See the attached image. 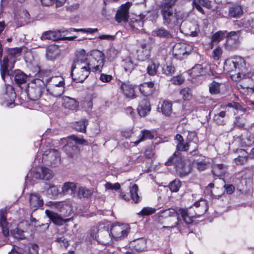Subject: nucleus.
Wrapping results in <instances>:
<instances>
[{
  "label": "nucleus",
  "instance_id": "6ab92c4d",
  "mask_svg": "<svg viewBox=\"0 0 254 254\" xmlns=\"http://www.w3.org/2000/svg\"><path fill=\"white\" fill-rule=\"evenodd\" d=\"M154 83L153 82H146L141 84L139 86L140 93L144 96L152 95L155 92Z\"/></svg>",
  "mask_w": 254,
  "mask_h": 254
},
{
  "label": "nucleus",
  "instance_id": "37998d69",
  "mask_svg": "<svg viewBox=\"0 0 254 254\" xmlns=\"http://www.w3.org/2000/svg\"><path fill=\"white\" fill-rule=\"evenodd\" d=\"M88 124V120L86 119H82L80 121L76 122L74 124V127L76 130L81 132H85Z\"/></svg>",
  "mask_w": 254,
  "mask_h": 254
},
{
  "label": "nucleus",
  "instance_id": "79ce46f5",
  "mask_svg": "<svg viewBox=\"0 0 254 254\" xmlns=\"http://www.w3.org/2000/svg\"><path fill=\"white\" fill-rule=\"evenodd\" d=\"M152 35L161 38H169L171 36L169 32L163 27L155 29L152 31Z\"/></svg>",
  "mask_w": 254,
  "mask_h": 254
},
{
  "label": "nucleus",
  "instance_id": "ddd939ff",
  "mask_svg": "<svg viewBox=\"0 0 254 254\" xmlns=\"http://www.w3.org/2000/svg\"><path fill=\"white\" fill-rule=\"evenodd\" d=\"M61 143L63 144L66 143L64 146V150L69 157H73L80 151L78 147L74 144V142L68 140L67 138L62 139Z\"/></svg>",
  "mask_w": 254,
  "mask_h": 254
},
{
  "label": "nucleus",
  "instance_id": "680f3d73",
  "mask_svg": "<svg viewBox=\"0 0 254 254\" xmlns=\"http://www.w3.org/2000/svg\"><path fill=\"white\" fill-rule=\"evenodd\" d=\"M163 72L166 75H171L174 73L175 68L172 65L165 64L162 67Z\"/></svg>",
  "mask_w": 254,
  "mask_h": 254
},
{
  "label": "nucleus",
  "instance_id": "e433bc0d",
  "mask_svg": "<svg viewBox=\"0 0 254 254\" xmlns=\"http://www.w3.org/2000/svg\"><path fill=\"white\" fill-rule=\"evenodd\" d=\"M153 137V135L152 134L150 131L148 130H142L140 132L139 138L135 141H131V143H133V145L135 146L141 141L146 139H152Z\"/></svg>",
  "mask_w": 254,
  "mask_h": 254
},
{
  "label": "nucleus",
  "instance_id": "5701e85b",
  "mask_svg": "<svg viewBox=\"0 0 254 254\" xmlns=\"http://www.w3.org/2000/svg\"><path fill=\"white\" fill-rule=\"evenodd\" d=\"M30 205L34 210L42 206L43 200L37 193H32L29 197Z\"/></svg>",
  "mask_w": 254,
  "mask_h": 254
},
{
  "label": "nucleus",
  "instance_id": "774afa93",
  "mask_svg": "<svg viewBox=\"0 0 254 254\" xmlns=\"http://www.w3.org/2000/svg\"><path fill=\"white\" fill-rule=\"evenodd\" d=\"M105 188L108 190H118L120 188V185L118 183H116L115 184H112L110 182L107 183L105 185Z\"/></svg>",
  "mask_w": 254,
  "mask_h": 254
},
{
  "label": "nucleus",
  "instance_id": "864d4df0",
  "mask_svg": "<svg viewBox=\"0 0 254 254\" xmlns=\"http://www.w3.org/2000/svg\"><path fill=\"white\" fill-rule=\"evenodd\" d=\"M134 246L135 249L136 251L141 252L143 251L146 246V240L144 239H140L137 240L135 242Z\"/></svg>",
  "mask_w": 254,
  "mask_h": 254
},
{
  "label": "nucleus",
  "instance_id": "2eb2a0df",
  "mask_svg": "<svg viewBox=\"0 0 254 254\" xmlns=\"http://www.w3.org/2000/svg\"><path fill=\"white\" fill-rule=\"evenodd\" d=\"M131 5V2H127L121 5L116 15L117 21L121 22L127 21L128 17V10Z\"/></svg>",
  "mask_w": 254,
  "mask_h": 254
},
{
  "label": "nucleus",
  "instance_id": "09e8293b",
  "mask_svg": "<svg viewBox=\"0 0 254 254\" xmlns=\"http://www.w3.org/2000/svg\"><path fill=\"white\" fill-rule=\"evenodd\" d=\"M27 75L20 70H17L15 72L14 80L18 84H22L26 82Z\"/></svg>",
  "mask_w": 254,
  "mask_h": 254
},
{
  "label": "nucleus",
  "instance_id": "9b49d317",
  "mask_svg": "<svg viewBox=\"0 0 254 254\" xmlns=\"http://www.w3.org/2000/svg\"><path fill=\"white\" fill-rule=\"evenodd\" d=\"M33 175L36 179L50 180L54 177L52 170L45 167H40L37 168L35 172L29 173L26 177V183H28L29 178Z\"/></svg>",
  "mask_w": 254,
  "mask_h": 254
},
{
  "label": "nucleus",
  "instance_id": "0eeeda50",
  "mask_svg": "<svg viewBox=\"0 0 254 254\" xmlns=\"http://www.w3.org/2000/svg\"><path fill=\"white\" fill-rule=\"evenodd\" d=\"M45 83L40 79H35L28 85L27 93L29 98L32 100L39 99L45 91Z\"/></svg>",
  "mask_w": 254,
  "mask_h": 254
},
{
  "label": "nucleus",
  "instance_id": "69168bd1",
  "mask_svg": "<svg viewBox=\"0 0 254 254\" xmlns=\"http://www.w3.org/2000/svg\"><path fill=\"white\" fill-rule=\"evenodd\" d=\"M184 78L182 75L174 76L171 79L172 82L175 85H180L184 81Z\"/></svg>",
  "mask_w": 254,
  "mask_h": 254
},
{
  "label": "nucleus",
  "instance_id": "3c124183",
  "mask_svg": "<svg viewBox=\"0 0 254 254\" xmlns=\"http://www.w3.org/2000/svg\"><path fill=\"white\" fill-rule=\"evenodd\" d=\"M48 188L47 192L52 195L53 196H57L60 194L59 188L57 186L52 184H47Z\"/></svg>",
  "mask_w": 254,
  "mask_h": 254
},
{
  "label": "nucleus",
  "instance_id": "4be33fe9",
  "mask_svg": "<svg viewBox=\"0 0 254 254\" xmlns=\"http://www.w3.org/2000/svg\"><path fill=\"white\" fill-rule=\"evenodd\" d=\"M134 86L129 82L123 83L121 85V89L123 94L127 98L135 97Z\"/></svg>",
  "mask_w": 254,
  "mask_h": 254
},
{
  "label": "nucleus",
  "instance_id": "8fccbe9b",
  "mask_svg": "<svg viewBox=\"0 0 254 254\" xmlns=\"http://www.w3.org/2000/svg\"><path fill=\"white\" fill-rule=\"evenodd\" d=\"M92 193V191L86 187H79L78 190V196L79 197H88Z\"/></svg>",
  "mask_w": 254,
  "mask_h": 254
},
{
  "label": "nucleus",
  "instance_id": "ea45409f",
  "mask_svg": "<svg viewBox=\"0 0 254 254\" xmlns=\"http://www.w3.org/2000/svg\"><path fill=\"white\" fill-rule=\"evenodd\" d=\"M226 31H219L216 32L212 36L211 41L210 45L211 48H213V44L219 42L225 36Z\"/></svg>",
  "mask_w": 254,
  "mask_h": 254
},
{
  "label": "nucleus",
  "instance_id": "052dcab7",
  "mask_svg": "<svg viewBox=\"0 0 254 254\" xmlns=\"http://www.w3.org/2000/svg\"><path fill=\"white\" fill-rule=\"evenodd\" d=\"M69 31L72 32V31H81L83 32L84 33H90L93 34L95 32H97L98 31V28H81V29H75V28H71L69 29Z\"/></svg>",
  "mask_w": 254,
  "mask_h": 254
},
{
  "label": "nucleus",
  "instance_id": "f3484780",
  "mask_svg": "<svg viewBox=\"0 0 254 254\" xmlns=\"http://www.w3.org/2000/svg\"><path fill=\"white\" fill-rule=\"evenodd\" d=\"M207 67L205 64H197L188 71L189 74L192 78L203 75L207 72Z\"/></svg>",
  "mask_w": 254,
  "mask_h": 254
},
{
  "label": "nucleus",
  "instance_id": "2f4dec72",
  "mask_svg": "<svg viewBox=\"0 0 254 254\" xmlns=\"http://www.w3.org/2000/svg\"><path fill=\"white\" fill-rule=\"evenodd\" d=\"M62 32L61 30L46 31L42 34V38L53 41L59 40L62 38Z\"/></svg>",
  "mask_w": 254,
  "mask_h": 254
},
{
  "label": "nucleus",
  "instance_id": "6e6d98bb",
  "mask_svg": "<svg viewBox=\"0 0 254 254\" xmlns=\"http://www.w3.org/2000/svg\"><path fill=\"white\" fill-rule=\"evenodd\" d=\"M220 84L213 81L209 85V92L211 94H216L220 92Z\"/></svg>",
  "mask_w": 254,
  "mask_h": 254
},
{
  "label": "nucleus",
  "instance_id": "13d9d810",
  "mask_svg": "<svg viewBox=\"0 0 254 254\" xmlns=\"http://www.w3.org/2000/svg\"><path fill=\"white\" fill-rule=\"evenodd\" d=\"M155 211V209L153 208L146 207L143 208L142 209L137 213V214L142 216H147L154 213Z\"/></svg>",
  "mask_w": 254,
  "mask_h": 254
},
{
  "label": "nucleus",
  "instance_id": "f257e3e1",
  "mask_svg": "<svg viewBox=\"0 0 254 254\" xmlns=\"http://www.w3.org/2000/svg\"><path fill=\"white\" fill-rule=\"evenodd\" d=\"M224 70L231 74L232 78L235 80H240L242 76L248 78L246 81L253 83L251 79L254 73H246V62L245 60L240 56H234L227 59L224 63Z\"/></svg>",
  "mask_w": 254,
  "mask_h": 254
},
{
  "label": "nucleus",
  "instance_id": "c756f323",
  "mask_svg": "<svg viewBox=\"0 0 254 254\" xmlns=\"http://www.w3.org/2000/svg\"><path fill=\"white\" fill-rule=\"evenodd\" d=\"M243 14V7L239 4H234L229 8L228 15L232 18H239Z\"/></svg>",
  "mask_w": 254,
  "mask_h": 254
},
{
  "label": "nucleus",
  "instance_id": "7ed1b4c3",
  "mask_svg": "<svg viewBox=\"0 0 254 254\" xmlns=\"http://www.w3.org/2000/svg\"><path fill=\"white\" fill-rule=\"evenodd\" d=\"M78 54L91 67L93 72L101 71L105 62L104 54L102 52L94 50L86 55L85 50L81 49L78 52Z\"/></svg>",
  "mask_w": 254,
  "mask_h": 254
},
{
  "label": "nucleus",
  "instance_id": "39448f33",
  "mask_svg": "<svg viewBox=\"0 0 254 254\" xmlns=\"http://www.w3.org/2000/svg\"><path fill=\"white\" fill-rule=\"evenodd\" d=\"M161 14L163 17V23L169 28H173L175 26H178L182 17L174 8H169L164 6L159 7Z\"/></svg>",
  "mask_w": 254,
  "mask_h": 254
},
{
  "label": "nucleus",
  "instance_id": "58836bf2",
  "mask_svg": "<svg viewBox=\"0 0 254 254\" xmlns=\"http://www.w3.org/2000/svg\"><path fill=\"white\" fill-rule=\"evenodd\" d=\"M143 23L142 17L140 16H136L135 17L131 19L129 25L133 29L139 30L143 26Z\"/></svg>",
  "mask_w": 254,
  "mask_h": 254
},
{
  "label": "nucleus",
  "instance_id": "dca6fc26",
  "mask_svg": "<svg viewBox=\"0 0 254 254\" xmlns=\"http://www.w3.org/2000/svg\"><path fill=\"white\" fill-rule=\"evenodd\" d=\"M240 31H231L227 36L226 46L229 49L236 48L238 45Z\"/></svg>",
  "mask_w": 254,
  "mask_h": 254
},
{
  "label": "nucleus",
  "instance_id": "f704fd0d",
  "mask_svg": "<svg viewBox=\"0 0 254 254\" xmlns=\"http://www.w3.org/2000/svg\"><path fill=\"white\" fill-rule=\"evenodd\" d=\"M65 87L60 86H47V92L50 95L54 97H58L61 96L64 92Z\"/></svg>",
  "mask_w": 254,
  "mask_h": 254
},
{
  "label": "nucleus",
  "instance_id": "473e14b6",
  "mask_svg": "<svg viewBox=\"0 0 254 254\" xmlns=\"http://www.w3.org/2000/svg\"><path fill=\"white\" fill-rule=\"evenodd\" d=\"M0 226L3 236L7 237L9 235V227L6 221L5 212L3 210H0Z\"/></svg>",
  "mask_w": 254,
  "mask_h": 254
},
{
  "label": "nucleus",
  "instance_id": "f03ea898",
  "mask_svg": "<svg viewBox=\"0 0 254 254\" xmlns=\"http://www.w3.org/2000/svg\"><path fill=\"white\" fill-rule=\"evenodd\" d=\"M92 71V68L84 61V58L78 57L71 67V76L72 79L76 82H82Z\"/></svg>",
  "mask_w": 254,
  "mask_h": 254
},
{
  "label": "nucleus",
  "instance_id": "603ef678",
  "mask_svg": "<svg viewBox=\"0 0 254 254\" xmlns=\"http://www.w3.org/2000/svg\"><path fill=\"white\" fill-rule=\"evenodd\" d=\"M181 186V182L179 180L175 179L169 184V187L171 191L177 192Z\"/></svg>",
  "mask_w": 254,
  "mask_h": 254
},
{
  "label": "nucleus",
  "instance_id": "4c0bfd02",
  "mask_svg": "<svg viewBox=\"0 0 254 254\" xmlns=\"http://www.w3.org/2000/svg\"><path fill=\"white\" fill-rule=\"evenodd\" d=\"M227 171V168L223 164H213L212 168V172L214 176L220 177L224 175Z\"/></svg>",
  "mask_w": 254,
  "mask_h": 254
},
{
  "label": "nucleus",
  "instance_id": "49530a36",
  "mask_svg": "<svg viewBox=\"0 0 254 254\" xmlns=\"http://www.w3.org/2000/svg\"><path fill=\"white\" fill-rule=\"evenodd\" d=\"M159 66V64L158 63H156L153 61L150 62L147 67V73L150 76L156 75L157 73Z\"/></svg>",
  "mask_w": 254,
  "mask_h": 254
},
{
  "label": "nucleus",
  "instance_id": "a878e982",
  "mask_svg": "<svg viewBox=\"0 0 254 254\" xmlns=\"http://www.w3.org/2000/svg\"><path fill=\"white\" fill-rule=\"evenodd\" d=\"M193 206L196 208L197 217L205 213L208 209L206 201L202 199H200L198 201L194 202Z\"/></svg>",
  "mask_w": 254,
  "mask_h": 254
},
{
  "label": "nucleus",
  "instance_id": "20e7f679",
  "mask_svg": "<svg viewBox=\"0 0 254 254\" xmlns=\"http://www.w3.org/2000/svg\"><path fill=\"white\" fill-rule=\"evenodd\" d=\"M36 160L52 167H56L61 163V156L59 151L54 149H48L44 151H38Z\"/></svg>",
  "mask_w": 254,
  "mask_h": 254
},
{
  "label": "nucleus",
  "instance_id": "aec40b11",
  "mask_svg": "<svg viewBox=\"0 0 254 254\" xmlns=\"http://www.w3.org/2000/svg\"><path fill=\"white\" fill-rule=\"evenodd\" d=\"M150 52L146 44H141L136 51V59L139 61H145L149 59Z\"/></svg>",
  "mask_w": 254,
  "mask_h": 254
},
{
  "label": "nucleus",
  "instance_id": "a19ab883",
  "mask_svg": "<svg viewBox=\"0 0 254 254\" xmlns=\"http://www.w3.org/2000/svg\"><path fill=\"white\" fill-rule=\"evenodd\" d=\"M130 198L134 203H137L140 201V197L138 194V186L136 184H133L129 187Z\"/></svg>",
  "mask_w": 254,
  "mask_h": 254
},
{
  "label": "nucleus",
  "instance_id": "c03bdc74",
  "mask_svg": "<svg viewBox=\"0 0 254 254\" xmlns=\"http://www.w3.org/2000/svg\"><path fill=\"white\" fill-rule=\"evenodd\" d=\"M172 104L171 102L167 101L163 102L161 110L162 113L166 116H169L172 112Z\"/></svg>",
  "mask_w": 254,
  "mask_h": 254
},
{
  "label": "nucleus",
  "instance_id": "c9c22d12",
  "mask_svg": "<svg viewBox=\"0 0 254 254\" xmlns=\"http://www.w3.org/2000/svg\"><path fill=\"white\" fill-rule=\"evenodd\" d=\"M53 206L61 212H63L65 216L69 214L71 211L70 206L63 202H53Z\"/></svg>",
  "mask_w": 254,
  "mask_h": 254
},
{
  "label": "nucleus",
  "instance_id": "9d476101",
  "mask_svg": "<svg viewBox=\"0 0 254 254\" xmlns=\"http://www.w3.org/2000/svg\"><path fill=\"white\" fill-rule=\"evenodd\" d=\"M192 50V46L185 42L175 44L172 49L173 55L179 60H182L189 55Z\"/></svg>",
  "mask_w": 254,
  "mask_h": 254
},
{
  "label": "nucleus",
  "instance_id": "4468645a",
  "mask_svg": "<svg viewBox=\"0 0 254 254\" xmlns=\"http://www.w3.org/2000/svg\"><path fill=\"white\" fill-rule=\"evenodd\" d=\"M193 205L189 208L179 209V213L184 222L187 224H190L193 221V218L197 217L196 209L193 208Z\"/></svg>",
  "mask_w": 254,
  "mask_h": 254
},
{
  "label": "nucleus",
  "instance_id": "f8f14e48",
  "mask_svg": "<svg viewBox=\"0 0 254 254\" xmlns=\"http://www.w3.org/2000/svg\"><path fill=\"white\" fill-rule=\"evenodd\" d=\"M16 94L12 86L5 85V92L0 96L1 104L10 107L14 103Z\"/></svg>",
  "mask_w": 254,
  "mask_h": 254
},
{
  "label": "nucleus",
  "instance_id": "423d86ee",
  "mask_svg": "<svg viewBox=\"0 0 254 254\" xmlns=\"http://www.w3.org/2000/svg\"><path fill=\"white\" fill-rule=\"evenodd\" d=\"M179 152H175L173 155L168 159L165 164L166 166L174 165L176 171L180 176H186L190 172L191 167L190 165L186 164L182 161V159L179 156Z\"/></svg>",
  "mask_w": 254,
  "mask_h": 254
},
{
  "label": "nucleus",
  "instance_id": "c85d7f7f",
  "mask_svg": "<svg viewBox=\"0 0 254 254\" xmlns=\"http://www.w3.org/2000/svg\"><path fill=\"white\" fill-rule=\"evenodd\" d=\"M76 185L72 182H66L64 184L60 194L65 195L67 194H73L75 193Z\"/></svg>",
  "mask_w": 254,
  "mask_h": 254
},
{
  "label": "nucleus",
  "instance_id": "5fc2aeb1",
  "mask_svg": "<svg viewBox=\"0 0 254 254\" xmlns=\"http://www.w3.org/2000/svg\"><path fill=\"white\" fill-rule=\"evenodd\" d=\"M186 141L189 142V144H190V142L197 144L198 142V138L197 136L196 132L195 131H188Z\"/></svg>",
  "mask_w": 254,
  "mask_h": 254
},
{
  "label": "nucleus",
  "instance_id": "e2e57ef3",
  "mask_svg": "<svg viewBox=\"0 0 254 254\" xmlns=\"http://www.w3.org/2000/svg\"><path fill=\"white\" fill-rule=\"evenodd\" d=\"M227 107L232 108L235 109L236 110H239L245 112L246 111V109L244 107H243L240 104L237 102H231L227 104Z\"/></svg>",
  "mask_w": 254,
  "mask_h": 254
},
{
  "label": "nucleus",
  "instance_id": "bf43d9fd",
  "mask_svg": "<svg viewBox=\"0 0 254 254\" xmlns=\"http://www.w3.org/2000/svg\"><path fill=\"white\" fill-rule=\"evenodd\" d=\"M180 94L184 100H189L191 97V93L189 88H185L180 91Z\"/></svg>",
  "mask_w": 254,
  "mask_h": 254
},
{
  "label": "nucleus",
  "instance_id": "cd10ccee",
  "mask_svg": "<svg viewBox=\"0 0 254 254\" xmlns=\"http://www.w3.org/2000/svg\"><path fill=\"white\" fill-rule=\"evenodd\" d=\"M175 139L177 141L176 148L179 151H187L189 149L190 144L188 142H184L183 137L180 134L175 136Z\"/></svg>",
  "mask_w": 254,
  "mask_h": 254
},
{
  "label": "nucleus",
  "instance_id": "7c9ffc66",
  "mask_svg": "<svg viewBox=\"0 0 254 254\" xmlns=\"http://www.w3.org/2000/svg\"><path fill=\"white\" fill-rule=\"evenodd\" d=\"M62 104L65 108L72 110L77 109L78 107V103L75 99L67 96L63 97Z\"/></svg>",
  "mask_w": 254,
  "mask_h": 254
},
{
  "label": "nucleus",
  "instance_id": "338daca9",
  "mask_svg": "<svg viewBox=\"0 0 254 254\" xmlns=\"http://www.w3.org/2000/svg\"><path fill=\"white\" fill-rule=\"evenodd\" d=\"M176 1L177 0H164V2L160 4L159 7L166 6L169 8H173V6L175 5Z\"/></svg>",
  "mask_w": 254,
  "mask_h": 254
},
{
  "label": "nucleus",
  "instance_id": "412c9836",
  "mask_svg": "<svg viewBox=\"0 0 254 254\" xmlns=\"http://www.w3.org/2000/svg\"><path fill=\"white\" fill-rule=\"evenodd\" d=\"M24 226H29L28 221H25L21 222L15 229L11 230V234L15 239L17 240H23L25 239V232L21 229V228Z\"/></svg>",
  "mask_w": 254,
  "mask_h": 254
},
{
  "label": "nucleus",
  "instance_id": "bb28decb",
  "mask_svg": "<svg viewBox=\"0 0 254 254\" xmlns=\"http://www.w3.org/2000/svg\"><path fill=\"white\" fill-rule=\"evenodd\" d=\"M47 86L65 87L64 79L61 76H52L47 80Z\"/></svg>",
  "mask_w": 254,
  "mask_h": 254
},
{
  "label": "nucleus",
  "instance_id": "0e129e2a",
  "mask_svg": "<svg viewBox=\"0 0 254 254\" xmlns=\"http://www.w3.org/2000/svg\"><path fill=\"white\" fill-rule=\"evenodd\" d=\"M188 26L190 28V31L188 34H190L192 36H196L198 32L197 25L190 23L188 24Z\"/></svg>",
  "mask_w": 254,
  "mask_h": 254
},
{
  "label": "nucleus",
  "instance_id": "de8ad7c7",
  "mask_svg": "<svg viewBox=\"0 0 254 254\" xmlns=\"http://www.w3.org/2000/svg\"><path fill=\"white\" fill-rule=\"evenodd\" d=\"M123 66L126 72L130 73L134 69L135 64L132 59L129 57H127L123 61Z\"/></svg>",
  "mask_w": 254,
  "mask_h": 254
},
{
  "label": "nucleus",
  "instance_id": "a18cd8bd",
  "mask_svg": "<svg viewBox=\"0 0 254 254\" xmlns=\"http://www.w3.org/2000/svg\"><path fill=\"white\" fill-rule=\"evenodd\" d=\"M239 151L242 154V156H239L235 158L234 161L237 165H243L247 161L248 154L244 149H240Z\"/></svg>",
  "mask_w": 254,
  "mask_h": 254
},
{
  "label": "nucleus",
  "instance_id": "6e6552de",
  "mask_svg": "<svg viewBox=\"0 0 254 254\" xmlns=\"http://www.w3.org/2000/svg\"><path fill=\"white\" fill-rule=\"evenodd\" d=\"M127 227L124 225H113L111 229L110 232H106V239L101 241L104 245L109 244L112 240V238L116 240L124 238L127 236Z\"/></svg>",
  "mask_w": 254,
  "mask_h": 254
},
{
  "label": "nucleus",
  "instance_id": "1a4fd4ad",
  "mask_svg": "<svg viewBox=\"0 0 254 254\" xmlns=\"http://www.w3.org/2000/svg\"><path fill=\"white\" fill-rule=\"evenodd\" d=\"M179 209L176 210L173 208H169L161 210L159 212V218H169V221L172 222V224L168 226H163V228H175L179 225L181 220L179 219Z\"/></svg>",
  "mask_w": 254,
  "mask_h": 254
},
{
  "label": "nucleus",
  "instance_id": "4d7b16f0",
  "mask_svg": "<svg viewBox=\"0 0 254 254\" xmlns=\"http://www.w3.org/2000/svg\"><path fill=\"white\" fill-rule=\"evenodd\" d=\"M69 141L74 142V144L77 145V144L81 145H87V141L82 138H79L75 135H71L70 137L67 138Z\"/></svg>",
  "mask_w": 254,
  "mask_h": 254
},
{
  "label": "nucleus",
  "instance_id": "72a5a7b5",
  "mask_svg": "<svg viewBox=\"0 0 254 254\" xmlns=\"http://www.w3.org/2000/svg\"><path fill=\"white\" fill-rule=\"evenodd\" d=\"M193 6L200 12L203 14L204 10L201 6H204L208 9H210L211 1L209 0H193Z\"/></svg>",
  "mask_w": 254,
  "mask_h": 254
},
{
  "label": "nucleus",
  "instance_id": "393cba45",
  "mask_svg": "<svg viewBox=\"0 0 254 254\" xmlns=\"http://www.w3.org/2000/svg\"><path fill=\"white\" fill-rule=\"evenodd\" d=\"M61 53L59 47L56 45L49 46L46 50V57L49 60H53L59 57Z\"/></svg>",
  "mask_w": 254,
  "mask_h": 254
},
{
  "label": "nucleus",
  "instance_id": "b1692460",
  "mask_svg": "<svg viewBox=\"0 0 254 254\" xmlns=\"http://www.w3.org/2000/svg\"><path fill=\"white\" fill-rule=\"evenodd\" d=\"M151 110L149 102L147 99L141 100L137 108L138 114L141 117H145Z\"/></svg>",
  "mask_w": 254,
  "mask_h": 254
},
{
  "label": "nucleus",
  "instance_id": "a211bd4d",
  "mask_svg": "<svg viewBox=\"0 0 254 254\" xmlns=\"http://www.w3.org/2000/svg\"><path fill=\"white\" fill-rule=\"evenodd\" d=\"M45 213L52 222L57 225H62L64 223L67 222L71 219V218L64 219L59 214L49 210H46Z\"/></svg>",
  "mask_w": 254,
  "mask_h": 254
}]
</instances>
